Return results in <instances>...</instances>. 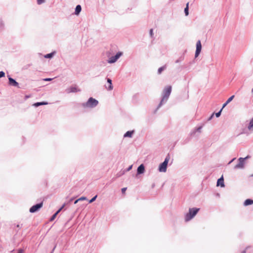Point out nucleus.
<instances>
[{"label": "nucleus", "instance_id": "1", "mask_svg": "<svg viewBox=\"0 0 253 253\" xmlns=\"http://www.w3.org/2000/svg\"><path fill=\"white\" fill-rule=\"evenodd\" d=\"M199 211V208L189 209V212L185 215V220L188 221L191 219Z\"/></svg>", "mask_w": 253, "mask_h": 253}, {"label": "nucleus", "instance_id": "2", "mask_svg": "<svg viewBox=\"0 0 253 253\" xmlns=\"http://www.w3.org/2000/svg\"><path fill=\"white\" fill-rule=\"evenodd\" d=\"M98 103V102L97 100L90 97L86 103L83 104V106L84 107L93 108L97 106Z\"/></svg>", "mask_w": 253, "mask_h": 253}, {"label": "nucleus", "instance_id": "3", "mask_svg": "<svg viewBox=\"0 0 253 253\" xmlns=\"http://www.w3.org/2000/svg\"><path fill=\"white\" fill-rule=\"evenodd\" d=\"M170 158L168 155L165 159L164 162L161 164L159 167L160 172H165L167 171L168 164Z\"/></svg>", "mask_w": 253, "mask_h": 253}, {"label": "nucleus", "instance_id": "4", "mask_svg": "<svg viewBox=\"0 0 253 253\" xmlns=\"http://www.w3.org/2000/svg\"><path fill=\"white\" fill-rule=\"evenodd\" d=\"M171 91V86L170 85L167 86L163 90V96L162 101L167 100Z\"/></svg>", "mask_w": 253, "mask_h": 253}, {"label": "nucleus", "instance_id": "5", "mask_svg": "<svg viewBox=\"0 0 253 253\" xmlns=\"http://www.w3.org/2000/svg\"><path fill=\"white\" fill-rule=\"evenodd\" d=\"M249 158L247 156L245 158H240L239 159V163L235 166V169H243L244 167V161L246 159Z\"/></svg>", "mask_w": 253, "mask_h": 253}, {"label": "nucleus", "instance_id": "6", "mask_svg": "<svg viewBox=\"0 0 253 253\" xmlns=\"http://www.w3.org/2000/svg\"><path fill=\"white\" fill-rule=\"evenodd\" d=\"M42 206V203H41L40 204H37L32 206L30 209V212H35L38 211L40 208H41Z\"/></svg>", "mask_w": 253, "mask_h": 253}, {"label": "nucleus", "instance_id": "7", "mask_svg": "<svg viewBox=\"0 0 253 253\" xmlns=\"http://www.w3.org/2000/svg\"><path fill=\"white\" fill-rule=\"evenodd\" d=\"M122 52H118L115 56L111 57L108 60V63H113L115 62L119 57L122 55Z\"/></svg>", "mask_w": 253, "mask_h": 253}, {"label": "nucleus", "instance_id": "8", "mask_svg": "<svg viewBox=\"0 0 253 253\" xmlns=\"http://www.w3.org/2000/svg\"><path fill=\"white\" fill-rule=\"evenodd\" d=\"M202 49V45L200 41H198L196 43V50L195 52V57L198 56Z\"/></svg>", "mask_w": 253, "mask_h": 253}, {"label": "nucleus", "instance_id": "9", "mask_svg": "<svg viewBox=\"0 0 253 253\" xmlns=\"http://www.w3.org/2000/svg\"><path fill=\"white\" fill-rule=\"evenodd\" d=\"M80 90L78 88L77 85L72 86L68 88L67 89V93H71V92H77L80 91Z\"/></svg>", "mask_w": 253, "mask_h": 253}, {"label": "nucleus", "instance_id": "10", "mask_svg": "<svg viewBox=\"0 0 253 253\" xmlns=\"http://www.w3.org/2000/svg\"><path fill=\"white\" fill-rule=\"evenodd\" d=\"M9 80V84L10 85L14 86H18V83L16 82L13 79H12L11 77H9L8 78Z\"/></svg>", "mask_w": 253, "mask_h": 253}, {"label": "nucleus", "instance_id": "11", "mask_svg": "<svg viewBox=\"0 0 253 253\" xmlns=\"http://www.w3.org/2000/svg\"><path fill=\"white\" fill-rule=\"evenodd\" d=\"M145 171V168L143 164L140 165L137 169V173L142 174Z\"/></svg>", "mask_w": 253, "mask_h": 253}, {"label": "nucleus", "instance_id": "12", "mask_svg": "<svg viewBox=\"0 0 253 253\" xmlns=\"http://www.w3.org/2000/svg\"><path fill=\"white\" fill-rule=\"evenodd\" d=\"M217 186H220L222 187H224V179L223 176L218 179L217 182Z\"/></svg>", "mask_w": 253, "mask_h": 253}, {"label": "nucleus", "instance_id": "13", "mask_svg": "<svg viewBox=\"0 0 253 253\" xmlns=\"http://www.w3.org/2000/svg\"><path fill=\"white\" fill-rule=\"evenodd\" d=\"M65 204H64L61 208H60L51 217L50 221L53 220L57 215L60 212V211L62 210V209L64 207Z\"/></svg>", "mask_w": 253, "mask_h": 253}, {"label": "nucleus", "instance_id": "14", "mask_svg": "<svg viewBox=\"0 0 253 253\" xmlns=\"http://www.w3.org/2000/svg\"><path fill=\"white\" fill-rule=\"evenodd\" d=\"M134 133V131H128L125 134V137H131L133 133Z\"/></svg>", "mask_w": 253, "mask_h": 253}, {"label": "nucleus", "instance_id": "15", "mask_svg": "<svg viewBox=\"0 0 253 253\" xmlns=\"http://www.w3.org/2000/svg\"><path fill=\"white\" fill-rule=\"evenodd\" d=\"M253 204V200L249 199H247L246 200H245L244 204L245 206H247L248 205H252Z\"/></svg>", "mask_w": 253, "mask_h": 253}, {"label": "nucleus", "instance_id": "16", "mask_svg": "<svg viewBox=\"0 0 253 253\" xmlns=\"http://www.w3.org/2000/svg\"><path fill=\"white\" fill-rule=\"evenodd\" d=\"M81 9H82V8H81V5H78L76 6V9H75V14L78 15L79 14V13L81 12Z\"/></svg>", "mask_w": 253, "mask_h": 253}, {"label": "nucleus", "instance_id": "17", "mask_svg": "<svg viewBox=\"0 0 253 253\" xmlns=\"http://www.w3.org/2000/svg\"><path fill=\"white\" fill-rule=\"evenodd\" d=\"M48 104L46 102H37L34 104V106L35 107H38L40 105H47Z\"/></svg>", "mask_w": 253, "mask_h": 253}, {"label": "nucleus", "instance_id": "18", "mask_svg": "<svg viewBox=\"0 0 253 253\" xmlns=\"http://www.w3.org/2000/svg\"><path fill=\"white\" fill-rule=\"evenodd\" d=\"M107 82L109 83V85L108 88L109 90H112L113 89V85L112 84V80L110 79H107Z\"/></svg>", "mask_w": 253, "mask_h": 253}, {"label": "nucleus", "instance_id": "19", "mask_svg": "<svg viewBox=\"0 0 253 253\" xmlns=\"http://www.w3.org/2000/svg\"><path fill=\"white\" fill-rule=\"evenodd\" d=\"M166 69V66L165 65V66H163V67H161L160 68H159L158 70V73L159 74H161L162 73V72Z\"/></svg>", "mask_w": 253, "mask_h": 253}, {"label": "nucleus", "instance_id": "20", "mask_svg": "<svg viewBox=\"0 0 253 253\" xmlns=\"http://www.w3.org/2000/svg\"><path fill=\"white\" fill-rule=\"evenodd\" d=\"M188 9H189V2H187V3L186 4V6L184 9V12H185V15L186 16H187L189 14Z\"/></svg>", "mask_w": 253, "mask_h": 253}, {"label": "nucleus", "instance_id": "21", "mask_svg": "<svg viewBox=\"0 0 253 253\" xmlns=\"http://www.w3.org/2000/svg\"><path fill=\"white\" fill-rule=\"evenodd\" d=\"M253 128V118L251 120L250 124L248 126V129L251 130Z\"/></svg>", "mask_w": 253, "mask_h": 253}, {"label": "nucleus", "instance_id": "22", "mask_svg": "<svg viewBox=\"0 0 253 253\" xmlns=\"http://www.w3.org/2000/svg\"><path fill=\"white\" fill-rule=\"evenodd\" d=\"M53 54V53H51L47 54H46V55L44 56V57H45V58H51V57H52Z\"/></svg>", "mask_w": 253, "mask_h": 253}, {"label": "nucleus", "instance_id": "23", "mask_svg": "<svg viewBox=\"0 0 253 253\" xmlns=\"http://www.w3.org/2000/svg\"><path fill=\"white\" fill-rule=\"evenodd\" d=\"M234 97H235V96L234 95H232L231 97H230L226 101L227 103H230L234 99Z\"/></svg>", "mask_w": 253, "mask_h": 253}, {"label": "nucleus", "instance_id": "24", "mask_svg": "<svg viewBox=\"0 0 253 253\" xmlns=\"http://www.w3.org/2000/svg\"><path fill=\"white\" fill-rule=\"evenodd\" d=\"M96 197H97V195H96L93 198H92L91 200H90L89 201V203H92L93 202H94L95 200V199H96Z\"/></svg>", "mask_w": 253, "mask_h": 253}, {"label": "nucleus", "instance_id": "25", "mask_svg": "<svg viewBox=\"0 0 253 253\" xmlns=\"http://www.w3.org/2000/svg\"><path fill=\"white\" fill-rule=\"evenodd\" d=\"M37 3L38 4H41L42 3H43L45 1V0H37Z\"/></svg>", "mask_w": 253, "mask_h": 253}, {"label": "nucleus", "instance_id": "26", "mask_svg": "<svg viewBox=\"0 0 253 253\" xmlns=\"http://www.w3.org/2000/svg\"><path fill=\"white\" fill-rule=\"evenodd\" d=\"M222 110V109H221L218 113H216L215 114V116L216 117H219L220 116Z\"/></svg>", "mask_w": 253, "mask_h": 253}, {"label": "nucleus", "instance_id": "27", "mask_svg": "<svg viewBox=\"0 0 253 253\" xmlns=\"http://www.w3.org/2000/svg\"><path fill=\"white\" fill-rule=\"evenodd\" d=\"M4 76H5V73L3 72H2V71L0 72V78L4 77Z\"/></svg>", "mask_w": 253, "mask_h": 253}, {"label": "nucleus", "instance_id": "28", "mask_svg": "<svg viewBox=\"0 0 253 253\" xmlns=\"http://www.w3.org/2000/svg\"><path fill=\"white\" fill-rule=\"evenodd\" d=\"M86 198L84 197H82L81 198H80L79 199H78V200L79 201H83V200H86Z\"/></svg>", "mask_w": 253, "mask_h": 253}, {"label": "nucleus", "instance_id": "29", "mask_svg": "<svg viewBox=\"0 0 253 253\" xmlns=\"http://www.w3.org/2000/svg\"><path fill=\"white\" fill-rule=\"evenodd\" d=\"M17 253H24L23 250L20 249L18 250Z\"/></svg>", "mask_w": 253, "mask_h": 253}, {"label": "nucleus", "instance_id": "30", "mask_svg": "<svg viewBox=\"0 0 253 253\" xmlns=\"http://www.w3.org/2000/svg\"><path fill=\"white\" fill-rule=\"evenodd\" d=\"M126 190V187H125V188H123L122 189V192L123 194L125 193V192Z\"/></svg>", "mask_w": 253, "mask_h": 253}, {"label": "nucleus", "instance_id": "31", "mask_svg": "<svg viewBox=\"0 0 253 253\" xmlns=\"http://www.w3.org/2000/svg\"><path fill=\"white\" fill-rule=\"evenodd\" d=\"M150 34L151 37H152L153 35V29H150Z\"/></svg>", "mask_w": 253, "mask_h": 253}, {"label": "nucleus", "instance_id": "32", "mask_svg": "<svg viewBox=\"0 0 253 253\" xmlns=\"http://www.w3.org/2000/svg\"><path fill=\"white\" fill-rule=\"evenodd\" d=\"M51 80H52V79H51V78H46V79H44L43 80L45 81H50Z\"/></svg>", "mask_w": 253, "mask_h": 253}, {"label": "nucleus", "instance_id": "33", "mask_svg": "<svg viewBox=\"0 0 253 253\" xmlns=\"http://www.w3.org/2000/svg\"><path fill=\"white\" fill-rule=\"evenodd\" d=\"M228 104V103H227V101L223 105V106H222V109H223V108L224 107H225L227 104Z\"/></svg>", "mask_w": 253, "mask_h": 253}, {"label": "nucleus", "instance_id": "34", "mask_svg": "<svg viewBox=\"0 0 253 253\" xmlns=\"http://www.w3.org/2000/svg\"><path fill=\"white\" fill-rule=\"evenodd\" d=\"M78 201H79V200H78H78H76V201H75V202H74V204H77V203H78Z\"/></svg>", "mask_w": 253, "mask_h": 253}, {"label": "nucleus", "instance_id": "35", "mask_svg": "<svg viewBox=\"0 0 253 253\" xmlns=\"http://www.w3.org/2000/svg\"><path fill=\"white\" fill-rule=\"evenodd\" d=\"M213 115H214L213 114H212V115L211 116V117L210 118L209 120H211V119L212 118V116H213Z\"/></svg>", "mask_w": 253, "mask_h": 253}, {"label": "nucleus", "instance_id": "36", "mask_svg": "<svg viewBox=\"0 0 253 253\" xmlns=\"http://www.w3.org/2000/svg\"><path fill=\"white\" fill-rule=\"evenodd\" d=\"M17 227H18V228H19V227H20L19 225H17Z\"/></svg>", "mask_w": 253, "mask_h": 253}, {"label": "nucleus", "instance_id": "37", "mask_svg": "<svg viewBox=\"0 0 253 253\" xmlns=\"http://www.w3.org/2000/svg\"><path fill=\"white\" fill-rule=\"evenodd\" d=\"M201 127L198 128V130L200 131Z\"/></svg>", "mask_w": 253, "mask_h": 253}, {"label": "nucleus", "instance_id": "38", "mask_svg": "<svg viewBox=\"0 0 253 253\" xmlns=\"http://www.w3.org/2000/svg\"><path fill=\"white\" fill-rule=\"evenodd\" d=\"M252 92L253 93V88L252 89Z\"/></svg>", "mask_w": 253, "mask_h": 253}]
</instances>
